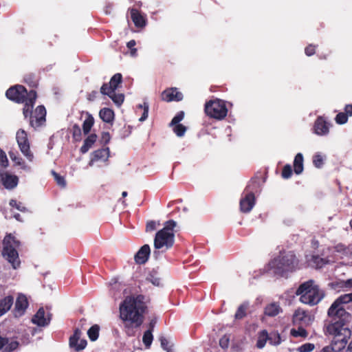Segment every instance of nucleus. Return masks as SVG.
Wrapping results in <instances>:
<instances>
[{
    "instance_id": "f257e3e1",
    "label": "nucleus",
    "mask_w": 352,
    "mask_h": 352,
    "mask_svg": "<svg viewBox=\"0 0 352 352\" xmlns=\"http://www.w3.org/2000/svg\"><path fill=\"white\" fill-rule=\"evenodd\" d=\"M147 303L144 295L135 294L126 296L120 304V318L129 336H134L133 329L140 327L144 322V315L148 311Z\"/></svg>"
},
{
    "instance_id": "f03ea898",
    "label": "nucleus",
    "mask_w": 352,
    "mask_h": 352,
    "mask_svg": "<svg viewBox=\"0 0 352 352\" xmlns=\"http://www.w3.org/2000/svg\"><path fill=\"white\" fill-rule=\"evenodd\" d=\"M300 301L311 306L317 305L324 296V292L313 280L300 284L296 292Z\"/></svg>"
},
{
    "instance_id": "7ed1b4c3",
    "label": "nucleus",
    "mask_w": 352,
    "mask_h": 352,
    "mask_svg": "<svg viewBox=\"0 0 352 352\" xmlns=\"http://www.w3.org/2000/svg\"><path fill=\"white\" fill-rule=\"evenodd\" d=\"M298 263V259L293 252H282L269 263L268 266L275 274L282 276L285 272L294 270Z\"/></svg>"
},
{
    "instance_id": "20e7f679",
    "label": "nucleus",
    "mask_w": 352,
    "mask_h": 352,
    "mask_svg": "<svg viewBox=\"0 0 352 352\" xmlns=\"http://www.w3.org/2000/svg\"><path fill=\"white\" fill-rule=\"evenodd\" d=\"M20 245V241L11 234L6 235L3 241L2 254L14 269H17L21 265L18 253Z\"/></svg>"
},
{
    "instance_id": "39448f33",
    "label": "nucleus",
    "mask_w": 352,
    "mask_h": 352,
    "mask_svg": "<svg viewBox=\"0 0 352 352\" xmlns=\"http://www.w3.org/2000/svg\"><path fill=\"white\" fill-rule=\"evenodd\" d=\"M176 222L173 220L168 221L164 228L156 233L154 239V245L156 250L171 247L174 243V228Z\"/></svg>"
},
{
    "instance_id": "423d86ee",
    "label": "nucleus",
    "mask_w": 352,
    "mask_h": 352,
    "mask_svg": "<svg viewBox=\"0 0 352 352\" xmlns=\"http://www.w3.org/2000/svg\"><path fill=\"white\" fill-rule=\"evenodd\" d=\"M204 112L210 118L220 120L226 117L228 109L223 100L215 98L206 102Z\"/></svg>"
},
{
    "instance_id": "0eeeda50",
    "label": "nucleus",
    "mask_w": 352,
    "mask_h": 352,
    "mask_svg": "<svg viewBox=\"0 0 352 352\" xmlns=\"http://www.w3.org/2000/svg\"><path fill=\"white\" fill-rule=\"evenodd\" d=\"M259 188V181L257 179H252L245 188L246 194L241 199L240 208L243 212H250L255 204L254 192H257Z\"/></svg>"
},
{
    "instance_id": "6e6552de",
    "label": "nucleus",
    "mask_w": 352,
    "mask_h": 352,
    "mask_svg": "<svg viewBox=\"0 0 352 352\" xmlns=\"http://www.w3.org/2000/svg\"><path fill=\"white\" fill-rule=\"evenodd\" d=\"M352 302V293L340 296L331 305L328 310L329 316L336 318H342L346 312L342 305Z\"/></svg>"
},
{
    "instance_id": "1a4fd4ad",
    "label": "nucleus",
    "mask_w": 352,
    "mask_h": 352,
    "mask_svg": "<svg viewBox=\"0 0 352 352\" xmlns=\"http://www.w3.org/2000/svg\"><path fill=\"white\" fill-rule=\"evenodd\" d=\"M311 322V316L307 311L302 308H298L295 310L292 317L294 325L308 326Z\"/></svg>"
},
{
    "instance_id": "9d476101",
    "label": "nucleus",
    "mask_w": 352,
    "mask_h": 352,
    "mask_svg": "<svg viewBox=\"0 0 352 352\" xmlns=\"http://www.w3.org/2000/svg\"><path fill=\"white\" fill-rule=\"evenodd\" d=\"M331 124L323 116H318L314 122L313 132L320 136L327 135L329 132Z\"/></svg>"
},
{
    "instance_id": "9b49d317",
    "label": "nucleus",
    "mask_w": 352,
    "mask_h": 352,
    "mask_svg": "<svg viewBox=\"0 0 352 352\" xmlns=\"http://www.w3.org/2000/svg\"><path fill=\"white\" fill-rule=\"evenodd\" d=\"M30 90L28 89H7L6 96V97L17 103L26 101L25 100L29 98Z\"/></svg>"
},
{
    "instance_id": "f8f14e48",
    "label": "nucleus",
    "mask_w": 352,
    "mask_h": 352,
    "mask_svg": "<svg viewBox=\"0 0 352 352\" xmlns=\"http://www.w3.org/2000/svg\"><path fill=\"white\" fill-rule=\"evenodd\" d=\"M81 332L79 329H76L74 333L69 338V345L75 351H78L84 349L87 346V340L80 339Z\"/></svg>"
},
{
    "instance_id": "ddd939ff",
    "label": "nucleus",
    "mask_w": 352,
    "mask_h": 352,
    "mask_svg": "<svg viewBox=\"0 0 352 352\" xmlns=\"http://www.w3.org/2000/svg\"><path fill=\"white\" fill-rule=\"evenodd\" d=\"M129 11L131 14V19L136 28H143L146 25V16L142 14L138 9L129 8Z\"/></svg>"
},
{
    "instance_id": "4468645a",
    "label": "nucleus",
    "mask_w": 352,
    "mask_h": 352,
    "mask_svg": "<svg viewBox=\"0 0 352 352\" xmlns=\"http://www.w3.org/2000/svg\"><path fill=\"white\" fill-rule=\"evenodd\" d=\"M101 92L109 96L118 107H120L124 100V95L120 89H101Z\"/></svg>"
},
{
    "instance_id": "2eb2a0df",
    "label": "nucleus",
    "mask_w": 352,
    "mask_h": 352,
    "mask_svg": "<svg viewBox=\"0 0 352 352\" xmlns=\"http://www.w3.org/2000/svg\"><path fill=\"white\" fill-rule=\"evenodd\" d=\"M28 306V301L25 296L20 294L18 296L15 307L14 309V314L15 317L21 316Z\"/></svg>"
},
{
    "instance_id": "dca6fc26",
    "label": "nucleus",
    "mask_w": 352,
    "mask_h": 352,
    "mask_svg": "<svg viewBox=\"0 0 352 352\" xmlns=\"http://www.w3.org/2000/svg\"><path fill=\"white\" fill-rule=\"evenodd\" d=\"M36 96H37L36 91L34 89H30L29 98L25 100L26 101L21 102L24 104L23 113L25 118H28L32 114V108L34 104Z\"/></svg>"
},
{
    "instance_id": "f3484780",
    "label": "nucleus",
    "mask_w": 352,
    "mask_h": 352,
    "mask_svg": "<svg viewBox=\"0 0 352 352\" xmlns=\"http://www.w3.org/2000/svg\"><path fill=\"white\" fill-rule=\"evenodd\" d=\"M1 179L3 186L8 189H12L16 187L19 182L17 176L8 172L1 174Z\"/></svg>"
},
{
    "instance_id": "a211bd4d",
    "label": "nucleus",
    "mask_w": 352,
    "mask_h": 352,
    "mask_svg": "<svg viewBox=\"0 0 352 352\" xmlns=\"http://www.w3.org/2000/svg\"><path fill=\"white\" fill-rule=\"evenodd\" d=\"M151 250L148 245H144L135 255V261L138 264H144L150 255Z\"/></svg>"
},
{
    "instance_id": "6ab92c4d",
    "label": "nucleus",
    "mask_w": 352,
    "mask_h": 352,
    "mask_svg": "<svg viewBox=\"0 0 352 352\" xmlns=\"http://www.w3.org/2000/svg\"><path fill=\"white\" fill-rule=\"evenodd\" d=\"M183 96L177 89H164L162 93V98L166 102L179 101L182 99Z\"/></svg>"
},
{
    "instance_id": "aec40b11",
    "label": "nucleus",
    "mask_w": 352,
    "mask_h": 352,
    "mask_svg": "<svg viewBox=\"0 0 352 352\" xmlns=\"http://www.w3.org/2000/svg\"><path fill=\"white\" fill-rule=\"evenodd\" d=\"M9 155L11 160L14 163V165L20 166L21 169L25 171H30L31 170V167L26 164L18 152L10 151L9 152Z\"/></svg>"
},
{
    "instance_id": "412c9836",
    "label": "nucleus",
    "mask_w": 352,
    "mask_h": 352,
    "mask_svg": "<svg viewBox=\"0 0 352 352\" xmlns=\"http://www.w3.org/2000/svg\"><path fill=\"white\" fill-rule=\"evenodd\" d=\"M99 116L103 122L112 124L115 119V113L113 109L104 107L100 110Z\"/></svg>"
},
{
    "instance_id": "4be33fe9",
    "label": "nucleus",
    "mask_w": 352,
    "mask_h": 352,
    "mask_svg": "<svg viewBox=\"0 0 352 352\" xmlns=\"http://www.w3.org/2000/svg\"><path fill=\"white\" fill-rule=\"evenodd\" d=\"M32 322L38 326H44L47 324L50 318L45 316V311L43 308H40L36 314L32 318Z\"/></svg>"
},
{
    "instance_id": "5701e85b",
    "label": "nucleus",
    "mask_w": 352,
    "mask_h": 352,
    "mask_svg": "<svg viewBox=\"0 0 352 352\" xmlns=\"http://www.w3.org/2000/svg\"><path fill=\"white\" fill-rule=\"evenodd\" d=\"M109 155V148H101L94 152L93 157L89 162V165L91 166L95 162L98 160L106 161Z\"/></svg>"
},
{
    "instance_id": "b1692460",
    "label": "nucleus",
    "mask_w": 352,
    "mask_h": 352,
    "mask_svg": "<svg viewBox=\"0 0 352 352\" xmlns=\"http://www.w3.org/2000/svg\"><path fill=\"white\" fill-rule=\"evenodd\" d=\"M45 108L43 106L41 105L38 106L36 108L32 118L35 119V122L37 125H41L43 124V122L45 121Z\"/></svg>"
},
{
    "instance_id": "393cba45",
    "label": "nucleus",
    "mask_w": 352,
    "mask_h": 352,
    "mask_svg": "<svg viewBox=\"0 0 352 352\" xmlns=\"http://www.w3.org/2000/svg\"><path fill=\"white\" fill-rule=\"evenodd\" d=\"M13 302L14 299L11 296H6L0 300V316L10 309Z\"/></svg>"
},
{
    "instance_id": "a878e982",
    "label": "nucleus",
    "mask_w": 352,
    "mask_h": 352,
    "mask_svg": "<svg viewBox=\"0 0 352 352\" xmlns=\"http://www.w3.org/2000/svg\"><path fill=\"white\" fill-rule=\"evenodd\" d=\"M122 81V76L120 73L114 74L109 83H104L100 88H118Z\"/></svg>"
},
{
    "instance_id": "bb28decb",
    "label": "nucleus",
    "mask_w": 352,
    "mask_h": 352,
    "mask_svg": "<svg viewBox=\"0 0 352 352\" xmlns=\"http://www.w3.org/2000/svg\"><path fill=\"white\" fill-rule=\"evenodd\" d=\"M97 135L95 133L90 134L84 141L83 145L80 148V152L82 153H87L90 148L96 142Z\"/></svg>"
},
{
    "instance_id": "cd10ccee",
    "label": "nucleus",
    "mask_w": 352,
    "mask_h": 352,
    "mask_svg": "<svg viewBox=\"0 0 352 352\" xmlns=\"http://www.w3.org/2000/svg\"><path fill=\"white\" fill-rule=\"evenodd\" d=\"M281 311V307L276 302L270 303L265 308V314L271 317L278 315Z\"/></svg>"
},
{
    "instance_id": "c85d7f7f",
    "label": "nucleus",
    "mask_w": 352,
    "mask_h": 352,
    "mask_svg": "<svg viewBox=\"0 0 352 352\" xmlns=\"http://www.w3.org/2000/svg\"><path fill=\"white\" fill-rule=\"evenodd\" d=\"M16 138L19 148L30 145L28 134L23 129L17 131Z\"/></svg>"
},
{
    "instance_id": "c756f323",
    "label": "nucleus",
    "mask_w": 352,
    "mask_h": 352,
    "mask_svg": "<svg viewBox=\"0 0 352 352\" xmlns=\"http://www.w3.org/2000/svg\"><path fill=\"white\" fill-rule=\"evenodd\" d=\"M294 170L297 175H299L303 171V157L301 153H298L294 160Z\"/></svg>"
},
{
    "instance_id": "7c9ffc66",
    "label": "nucleus",
    "mask_w": 352,
    "mask_h": 352,
    "mask_svg": "<svg viewBox=\"0 0 352 352\" xmlns=\"http://www.w3.org/2000/svg\"><path fill=\"white\" fill-rule=\"evenodd\" d=\"M341 330V327L336 322L329 324L327 327V332L331 335L335 336V338H340Z\"/></svg>"
},
{
    "instance_id": "2f4dec72",
    "label": "nucleus",
    "mask_w": 352,
    "mask_h": 352,
    "mask_svg": "<svg viewBox=\"0 0 352 352\" xmlns=\"http://www.w3.org/2000/svg\"><path fill=\"white\" fill-rule=\"evenodd\" d=\"M346 344V340L345 338H334L332 341V346L333 347L336 352L339 351L344 349Z\"/></svg>"
},
{
    "instance_id": "473e14b6",
    "label": "nucleus",
    "mask_w": 352,
    "mask_h": 352,
    "mask_svg": "<svg viewBox=\"0 0 352 352\" xmlns=\"http://www.w3.org/2000/svg\"><path fill=\"white\" fill-rule=\"evenodd\" d=\"M94 124V119L91 115H89L86 118V119L84 120L83 124H82L83 133L85 135L88 134L90 132Z\"/></svg>"
},
{
    "instance_id": "72a5a7b5",
    "label": "nucleus",
    "mask_w": 352,
    "mask_h": 352,
    "mask_svg": "<svg viewBox=\"0 0 352 352\" xmlns=\"http://www.w3.org/2000/svg\"><path fill=\"white\" fill-rule=\"evenodd\" d=\"M24 81L30 88H36L38 83L37 77L33 74H28L25 76Z\"/></svg>"
},
{
    "instance_id": "f704fd0d",
    "label": "nucleus",
    "mask_w": 352,
    "mask_h": 352,
    "mask_svg": "<svg viewBox=\"0 0 352 352\" xmlns=\"http://www.w3.org/2000/svg\"><path fill=\"white\" fill-rule=\"evenodd\" d=\"M267 340H268V333L267 331L263 330L258 334L256 346L259 349L263 348L265 346Z\"/></svg>"
},
{
    "instance_id": "c9c22d12",
    "label": "nucleus",
    "mask_w": 352,
    "mask_h": 352,
    "mask_svg": "<svg viewBox=\"0 0 352 352\" xmlns=\"http://www.w3.org/2000/svg\"><path fill=\"white\" fill-rule=\"evenodd\" d=\"M248 307L249 306L248 303L241 305L235 314V318L240 320L244 318L247 314Z\"/></svg>"
},
{
    "instance_id": "e433bc0d",
    "label": "nucleus",
    "mask_w": 352,
    "mask_h": 352,
    "mask_svg": "<svg viewBox=\"0 0 352 352\" xmlns=\"http://www.w3.org/2000/svg\"><path fill=\"white\" fill-rule=\"evenodd\" d=\"M298 329H292L291 330V335L295 338L301 337L306 338L308 335L307 331L304 329L305 326H298Z\"/></svg>"
},
{
    "instance_id": "4c0bfd02",
    "label": "nucleus",
    "mask_w": 352,
    "mask_h": 352,
    "mask_svg": "<svg viewBox=\"0 0 352 352\" xmlns=\"http://www.w3.org/2000/svg\"><path fill=\"white\" fill-rule=\"evenodd\" d=\"M152 333L153 331L147 330L143 335L142 341L146 349H149L152 344L153 340V336Z\"/></svg>"
},
{
    "instance_id": "58836bf2",
    "label": "nucleus",
    "mask_w": 352,
    "mask_h": 352,
    "mask_svg": "<svg viewBox=\"0 0 352 352\" xmlns=\"http://www.w3.org/2000/svg\"><path fill=\"white\" fill-rule=\"evenodd\" d=\"M23 155L27 158L30 162H32L34 158V153L30 149V146H25L19 148Z\"/></svg>"
},
{
    "instance_id": "ea45409f",
    "label": "nucleus",
    "mask_w": 352,
    "mask_h": 352,
    "mask_svg": "<svg viewBox=\"0 0 352 352\" xmlns=\"http://www.w3.org/2000/svg\"><path fill=\"white\" fill-rule=\"evenodd\" d=\"M100 327L98 324L93 325L87 332L89 338L91 340L95 341L98 339L99 335Z\"/></svg>"
},
{
    "instance_id": "a19ab883",
    "label": "nucleus",
    "mask_w": 352,
    "mask_h": 352,
    "mask_svg": "<svg viewBox=\"0 0 352 352\" xmlns=\"http://www.w3.org/2000/svg\"><path fill=\"white\" fill-rule=\"evenodd\" d=\"M173 126V131L178 135L182 136L186 131V127L182 124H175L171 125Z\"/></svg>"
},
{
    "instance_id": "79ce46f5",
    "label": "nucleus",
    "mask_w": 352,
    "mask_h": 352,
    "mask_svg": "<svg viewBox=\"0 0 352 352\" xmlns=\"http://www.w3.org/2000/svg\"><path fill=\"white\" fill-rule=\"evenodd\" d=\"M268 340L270 344L277 345L280 343V335L276 332H272L268 334Z\"/></svg>"
},
{
    "instance_id": "37998d69",
    "label": "nucleus",
    "mask_w": 352,
    "mask_h": 352,
    "mask_svg": "<svg viewBox=\"0 0 352 352\" xmlns=\"http://www.w3.org/2000/svg\"><path fill=\"white\" fill-rule=\"evenodd\" d=\"M52 174L54 176L57 184H58L61 187H65L66 186L65 179L63 176L60 175L58 173H56L54 170L52 171Z\"/></svg>"
},
{
    "instance_id": "c03bdc74",
    "label": "nucleus",
    "mask_w": 352,
    "mask_h": 352,
    "mask_svg": "<svg viewBox=\"0 0 352 352\" xmlns=\"http://www.w3.org/2000/svg\"><path fill=\"white\" fill-rule=\"evenodd\" d=\"M335 120L338 124H344L348 120V115L346 114V112H340L338 114H337Z\"/></svg>"
},
{
    "instance_id": "a18cd8bd",
    "label": "nucleus",
    "mask_w": 352,
    "mask_h": 352,
    "mask_svg": "<svg viewBox=\"0 0 352 352\" xmlns=\"http://www.w3.org/2000/svg\"><path fill=\"white\" fill-rule=\"evenodd\" d=\"M292 175V166L289 164H286L283 166L281 175L285 179L289 178Z\"/></svg>"
},
{
    "instance_id": "49530a36",
    "label": "nucleus",
    "mask_w": 352,
    "mask_h": 352,
    "mask_svg": "<svg viewBox=\"0 0 352 352\" xmlns=\"http://www.w3.org/2000/svg\"><path fill=\"white\" fill-rule=\"evenodd\" d=\"M73 137L76 140H80L81 138V129L77 124L72 126Z\"/></svg>"
},
{
    "instance_id": "de8ad7c7",
    "label": "nucleus",
    "mask_w": 352,
    "mask_h": 352,
    "mask_svg": "<svg viewBox=\"0 0 352 352\" xmlns=\"http://www.w3.org/2000/svg\"><path fill=\"white\" fill-rule=\"evenodd\" d=\"M323 157L319 154H316L313 157V163L317 168H320L323 164Z\"/></svg>"
},
{
    "instance_id": "09e8293b",
    "label": "nucleus",
    "mask_w": 352,
    "mask_h": 352,
    "mask_svg": "<svg viewBox=\"0 0 352 352\" xmlns=\"http://www.w3.org/2000/svg\"><path fill=\"white\" fill-rule=\"evenodd\" d=\"M318 45L309 44L305 49V53L307 56H311L316 53Z\"/></svg>"
},
{
    "instance_id": "8fccbe9b",
    "label": "nucleus",
    "mask_w": 352,
    "mask_h": 352,
    "mask_svg": "<svg viewBox=\"0 0 352 352\" xmlns=\"http://www.w3.org/2000/svg\"><path fill=\"white\" fill-rule=\"evenodd\" d=\"M0 166L2 167H7L8 166V160L3 151L0 148Z\"/></svg>"
},
{
    "instance_id": "3c124183",
    "label": "nucleus",
    "mask_w": 352,
    "mask_h": 352,
    "mask_svg": "<svg viewBox=\"0 0 352 352\" xmlns=\"http://www.w3.org/2000/svg\"><path fill=\"white\" fill-rule=\"evenodd\" d=\"M184 113L183 111L178 112L176 116L173 118L170 125H173L175 124H179L180 121L184 119Z\"/></svg>"
},
{
    "instance_id": "603ef678",
    "label": "nucleus",
    "mask_w": 352,
    "mask_h": 352,
    "mask_svg": "<svg viewBox=\"0 0 352 352\" xmlns=\"http://www.w3.org/2000/svg\"><path fill=\"white\" fill-rule=\"evenodd\" d=\"M313 261L316 263L317 267H321L323 265L327 263L325 259L318 256H313Z\"/></svg>"
},
{
    "instance_id": "864d4df0",
    "label": "nucleus",
    "mask_w": 352,
    "mask_h": 352,
    "mask_svg": "<svg viewBox=\"0 0 352 352\" xmlns=\"http://www.w3.org/2000/svg\"><path fill=\"white\" fill-rule=\"evenodd\" d=\"M230 339L227 336H223L219 340V345L223 349H227L229 346Z\"/></svg>"
},
{
    "instance_id": "5fc2aeb1",
    "label": "nucleus",
    "mask_w": 352,
    "mask_h": 352,
    "mask_svg": "<svg viewBox=\"0 0 352 352\" xmlns=\"http://www.w3.org/2000/svg\"><path fill=\"white\" fill-rule=\"evenodd\" d=\"M314 349V345L311 343H307L303 345H302L299 348L300 352H310Z\"/></svg>"
},
{
    "instance_id": "6e6d98bb",
    "label": "nucleus",
    "mask_w": 352,
    "mask_h": 352,
    "mask_svg": "<svg viewBox=\"0 0 352 352\" xmlns=\"http://www.w3.org/2000/svg\"><path fill=\"white\" fill-rule=\"evenodd\" d=\"M10 205L12 208H16L17 210L20 211H23L25 210V207L22 205V204L14 199L10 200Z\"/></svg>"
},
{
    "instance_id": "4d7b16f0",
    "label": "nucleus",
    "mask_w": 352,
    "mask_h": 352,
    "mask_svg": "<svg viewBox=\"0 0 352 352\" xmlns=\"http://www.w3.org/2000/svg\"><path fill=\"white\" fill-rule=\"evenodd\" d=\"M135 44L136 43L135 40H131L126 44L127 47L131 50V54L133 56L135 55L137 52V49L134 48Z\"/></svg>"
},
{
    "instance_id": "13d9d810",
    "label": "nucleus",
    "mask_w": 352,
    "mask_h": 352,
    "mask_svg": "<svg viewBox=\"0 0 352 352\" xmlns=\"http://www.w3.org/2000/svg\"><path fill=\"white\" fill-rule=\"evenodd\" d=\"M157 228V223L154 221H150L147 222L146 226V232H152Z\"/></svg>"
},
{
    "instance_id": "bf43d9fd",
    "label": "nucleus",
    "mask_w": 352,
    "mask_h": 352,
    "mask_svg": "<svg viewBox=\"0 0 352 352\" xmlns=\"http://www.w3.org/2000/svg\"><path fill=\"white\" fill-rule=\"evenodd\" d=\"M157 318L155 316H153L148 323V331H153L155 324L157 323Z\"/></svg>"
},
{
    "instance_id": "052dcab7",
    "label": "nucleus",
    "mask_w": 352,
    "mask_h": 352,
    "mask_svg": "<svg viewBox=\"0 0 352 352\" xmlns=\"http://www.w3.org/2000/svg\"><path fill=\"white\" fill-rule=\"evenodd\" d=\"M148 106L146 105V104L144 102V108H143V113H142V116H141V118H140V121H144L145 120L147 117H148Z\"/></svg>"
},
{
    "instance_id": "680f3d73",
    "label": "nucleus",
    "mask_w": 352,
    "mask_h": 352,
    "mask_svg": "<svg viewBox=\"0 0 352 352\" xmlns=\"http://www.w3.org/2000/svg\"><path fill=\"white\" fill-rule=\"evenodd\" d=\"M342 287L352 289V278L348 279L342 283Z\"/></svg>"
},
{
    "instance_id": "e2e57ef3",
    "label": "nucleus",
    "mask_w": 352,
    "mask_h": 352,
    "mask_svg": "<svg viewBox=\"0 0 352 352\" xmlns=\"http://www.w3.org/2000/svg\"><path fill=\"white\" fill-rule=\"evenodd\" d=\"M161 345L162 348L165 350L169 348L168 346V341L165 338H160Z\"/></svg>"
},
{
    "instance_id": "0e129e2a",
    "label": "nucleus",
    "mask_w": 352,
    "mask_h": 352,
    "mask_svg": "<svg viewBox=\"0 0 352 352\" xmlns=\"http://www.w3.org/2000/svg\"><path fill=\"white\" fill-rule=\"evenodd\" d=\"M18 346L19 343L16 341H12L8 344L7 348H8L10 351H13L16 349L18 347Z\"/></svg>"
},
{
    "instance_id": "69168bd1",
    "label": "nucleus",
    "mask_w": 352,
    "mask_h": 352,
    "mask_svg": "<svg viewBox=\"0 0 352 352\" xmlns=\"http://www.w3.org/2000/svg\"><path fill=\"white\" fill-rule=\"evenodd\" d=\"M344 111L349 116H352V104H347L345 106Z\"/></svg>"
},
{
    "instance_id": "338daca9",
    "label": "nucleus",
    "mask_w": 352,
    "mask_h": 352,
    "mask_svg": "<svg viewBox=\"0 0 352 352\" xmlns=\"http://www.w3.org/2000/svg\"><path fill=\"white\" fill-rule=\"evenodd\" d=\"M102 139L107 143L110 140V135L108 132H104L102 134Z\"/></svg>"
},
{
    "instance_id": "774afa93",
    "label": "nucleus",
    "mask_w": 352,
    "mask_h": 352,
    "mask_svg": "<svg viewBox=\"0 0 352 352\" xmlns=\"http://www.w3.org/2000/svg\"><path fill=\"white\" fill-rule=\"evenodd\" d=\"M321 352H336L332 345L323 348Z\"/></svg>"
}]
</instances>
